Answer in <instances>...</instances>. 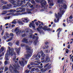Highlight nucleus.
<instances>
[{
    "instance_id": "nucleus-1",
    "label": "nucleus",
    "mask_w": 73,
    "mask_h": 73,
    "mask_svg": "<svg viewBox=\"0 0 73 73\" xmlns=\"http://www.w3.org/2000/svg\"><path fill=\"white\" fill-rule=\"evenodd\" d=\"M64 2V0H58L57 2L58 4H60V5H59L60 8L59 10H60V12L58 13V15L56 13L55 14V17L57 19H54V21L55 23H58L59 21V19L60 17L62 16V15L63 14L64 12V10H62V9H66V5L65 4H62L63 2Z\"/></svg>"
},
{
    "instance_id": "nucleus-2",
    "label": "nucleus",
    "mask_w": 73,
    "mask_h": 73,
    "mask_svg": "<svg viewBox=\"0 0 73 73\" xmlns=\"http://www.w3.org/2000/svg\"><path fill=\"white\" fill-rule=\"evenodd\" d=\"M8 48L9 50H7V52L5 55V58L6 60H9V59H8L9 55H11V56L13 55L14 57L13 58V60L14 62H17V61H16L15 55L16 54V52H14V49L13 48H11L10 47H8ZM13 52L14 55H13Z\"/></svg>"
},
{
    "instance_id": "nucleus-3",
    "label": "nucleus",
    "mask_w": 73,
    "mask_h": 73,
    "mask_svg": "<svg viewBox=\"0 0 73 73\" xmlns=\"http://www.w3.org/2000/svg\"><path fill=\"white\" fill-rule=\"evenodd\" d=\"M14 68L12 67V66L10 65L9 67V70L12 73H19V72L17 70V69H19L20 68V66L17 64L16 65H13Z\"/></svg>"
},
{
    "instance_id": "nucleus-4",
    "label": "nucleus",
    "mask_w": 73,
    "mask_h": 73,
    "mask_svg": "<svg viewBox=\"0 0 73 73\" xmlns=\"http://www.w3.org/2000/svg\"><path fill=\"white\" fill-rule=\"evenodd\" d=\"M26 50H27V54L25 55V57L27 59H28L29 57L31 56V54L32 53L33 50H31L29 46L28 45L25 46Z\"/></svg>"
},
{
    "instance_id": "nucleus-5",
    "label": "nucleus",
    "mask_w": 73,
    "mask_h": 73,
    "mask_svg": "<svg viewBox=\"0 0 73 73\" xmlns=\"http://www.w3.org/2000/svg\"><path fill=\"white\" fill-rule=\"evenodd\" d=\"M9 1H10L11 3L12 4L14 5H21L23 4V3H24L25 4V0H24L23 1H18L17 3L16 2L14 1V0H9Z\"/></svg>"
},
{
    "instance_id": "nucleus-6",
    "label": "nucleus",
    "mask_w": 73,
    "mask_h": 73,
    "mask_svg": "<svg viewBox=\"0 0 73 73\" xmlns=\"http://www.w3.org/2000/svg\"><path fill=\"white\" fill-rule=\"evenodd\" d=\"M35 1L36 3H38L39 2H41V5L43 7L44 5H46V2L45 0H42L41 1H40V0H35Z\"/></svg>"
},
{
    "instance_id": "nucleus-7",
    "label": "nucleus",
    "mask_w": 73,
    "mask_h": 73,
    "mask_svg": "<svg viewBox=\"0 0 73 73\" xmlns=\"http://www.w3.org/2000/svg\"><path fill=\"white\" fill-rule=\"evenodd\" d=\"M50 61V58H49V56L48 55V54H47L46 56V57L45 60H42L41 62L42 63L44 62V63L46 64L48 63V62H49Z\"/></svg>"
},
{
    "instance_id": "nucleus-8",
    "label": "nucleus",
    "mask_w": 73,
    "mask_h": 73,
    "mask_svg": "<svg viewBox=\"0 0 73 73\" xmlns=\"http://www.w3.org/2000/svg\"><path fill=\"white\" fill-rule=\"evenodd\" d=\"M24 61L25 63L27 64V61H26V59L24 58H23L21 61H19V62L20 64H21L22 66H24Z\"/></svg>"
},
{
    "instance_id": "nucleus-9",
    "label": "nucleus",
    "mask_w": 73,
    "mask_h": 73,
    "mask_svg": "<svg viewBox=\"0 0 73 73\" xmlns=\"http://www.w3.org/2000/svg\"><path fill=\"white\" fill-rule=\"evenodd\" d=\"M40 53L41 54V56H42L41 60H44V59L45 58V54H44V52H43L42 50L40 51Z\"/></svg>"
},
{
    "instance_id": "nucleus-10",
    "label": "nucleus",
    "mask_w": 73,
    "mask_h": 73,
    "mask_svg": "<svg viewBox=\"0 0 73 73\" xmlns=\"http://www.w3.org/2000/svg\"><path fill=\"white\" fill-rule=\"evenodd\" d=\"M15 50L16 51V52L18 54H19V52H20V49H21V48L20 47H19V48H17V47L15 48Z\"/></svg>"
},
{
    "instance_id": "nucleus-11",
    "label": "nucleus",
    "mask_w": 73,
    "mask_h": 73,
    "mask_svg": "<svg viewBox=\"0 0 73 73\" xmlns=\"http://www.w3.org/2000/svg\"><path fill=\"white\" fill-rule=\"evenodd\" d=\"M21 20H22L23 22H25V21H24V20H25V21H26V23L28 22V21H29V20L28 18H23Z\"/></svg>"
},
{
    "instance_id": "nucleus-12",
    "label": "nucleus",
    "mask_w": 73,
    "mask_h": 73,
    "mask_svg": "<svg viewBox=\"0 0 73 73\" xmlns=\"http://www.w3.org/2000/svg\"><path fill=\"white\" fill-rule=\"evenodd\" d=\"M22 42H23L26 43V44H28L29 43V42L28 41V40L26 38H23L22 40Z\"/></svg>"
},
{
    "instance_id": "nucleus-13",
    "label": "nucleus",
    "mask_w": 73,
    "mask_h": 73,
    "mask_svg": "<svg viewBox=\"0 0 73 73\" xmlns=\"http://www.w3.org/2000/svg\"><path fill=\"white\" fill-rule=\"evenodd\" d=\"M15 32L16 33H18L19 32H20V29H19V28L17 27L15 29Z\"/></svg>"
},
{
    "instance_id": "nucleus-14",
    "label": "nucleus",
    "mask_w": 73,
    "mask_h": 73,
    "mask_svg": "<svg viewBox=\"0 0 73 73\" xmlns=\"http://www.w3.org/2000/svg\"><path fill=\"white\" fill-rule=\"evenodd\" d=\"M31 26L33 28H35V25L34 24H32V23H30V24L29 25V27L31 28Z\"/></svg>"
},
{
    "instance_id": "nucleus-15",
    "label": "nucleus",
    "mask_w": 73,
    "mask_h": 73,
    "mask_svg": "<svg viewBox=\"0 0 73 73\" xmlns=\"http://www.w3.org/2000/svg\"><path fill=\"white\" fill-rule=\"evenodd\" d=\"M9 38V36H6L5 35L2 38L3 40H6L7 38Z\"/></svg>"
},
{
    "instance_id": "nucleus-16",
    "label": "nucleus",
    "mask_w": 73,
    "mask_h": 73,
    "mask_svg": "<svg viewBox=\"0 0 73 73\" xmlns=\"http://www.w3.org/2000/svg\"><path fill=\"white\" fill-rule=\"evenodd\" d=\"M4 52H3L1 54H0V60H2V59H3V58L2 57L4 55Z\"/></svg>"
},
{
    "instance_id": "nucleus-17",
    "label": "nucleus",
    "mask_w": 73,
    "mask_h": 73,
    "mask_svg": "<svg viewBox=\"0 0 73 73\" xmlns=\"http://www.w3.org/2000/svg\"><path fill=\"white\" fill-rule=\"evenodd\" d=\"M20 9H22V11H20V10H18V11H17V12H21L22 11H25V9L24 8L23 9H21V8H20Z\"/></svg>"
},
{
    "instance_id": "nucleus-18",
    "label": "nucleus",
    "mask_w": 73,
    "mask_h": 73,
    "mask_svg": "<svg viewBox=\"0 0 73 73\" xmlns=\"http://www.w3.org/2000/svg\"><path fill=\"white\" fill-rule=\"evenodd\" d=\"M19 15H20L19 13H12V15L14 16H17Z\"/></svg>"
},
{
    "instance_id": "nucleus-19",
    "label": "nucleus",
    "mask_w": 73,
    "mask_h": 73,
    "mask_svg": "<svg viewBox=\"0 0 73 73\" xmlns=\"http://www.w3.org/2000/svg\"><path fill=\"white\" fill-rule=\"evenodd\" d=\"M11 23L13 24H16L17 23V19L14 20Z\"/></svg>"
},
{
    "instance_id": "nucleus-20",
    "label": "nucleus",
    "mask_w": 73,
    "mask_h": 73,
    "mask_svg": "<svg viewBox=\"0 0 73 73\" xmlns=\"http://www.w3.org/2000/svg\"><path fill=\"white\" fill-rule=\"evenodd\" d=\"M4 47L2 46L1 48V50H0V54L1 53V52H2L4 51Z\"/></svg>"
},
{
    "instance_id": "nucleus-21",
    "label": "nucleus",
    "mask_w": 73,
    "mask_h": 73,
    "mask_svg": "<svg viewBox=\"0 0 73 73\" xmlns=\"http://www.w3.org/2000/svg\"><path fill=\"white\" fill-rule=\"evenodd\" d=\"M47 28L48 27L46 26H44V27H42V29L44 30V31H46Z\"/></svg>"
},
{
    "instance_id": "nucleus-22",
    "label": "nucleus",
    "mask_w": 73,
    "mask_h": 73,
    "mask_svg": "<svg viewBox=\"0 0 73 73\" xmlns=\"http://www.w3.org/2000/svg\"><path fill=\"white\" fill-rule=\"evenodd\" d=\"M9 12H10L13 13L15 12H16V10L15 9H11L9 11Z\"/></svg>"
},
{
    "instance_id": "nucleus-23",
    "label": "nucleus",
    "mask_w": 73,
    "mask_h": 73,
    "mask_svg": "<svg viewBox=\"0 0 73 73\" xmlns=\"http://www.w3.org/2000/svg\"><path fill=\"white\" fill-rule=\"evenodd\" d=\"M73 16H72V15H71V16H70L69 19V21H72V19H73Z\"/></svg>"
},
{
    "instance_id": "nucleus-24",
    "label": "nucleus",
    "mask_w": 73,
    "mask_h": 73,
    "mask_svg": "<svg viewBox=\"0 0 73 73\" xmlns=\"http://www.w3.org/2000/svg\"><path fill=\"white\" fill-rule=\"evenodd\" d=\"M17 23H19V24H23V22L22 21H21V19H19Z\"/></svg>"
},
{
    "instance_id": "nucleus-25",
    "label": "nucleus",
    "mask_w": 73,
    "mask_h": 73,
    "mask_svg": "<svg viewBox=\"0 0 73 73\" xmlns=\"http://www.w3.org/2000/svg\"><path fill=\"white\" fill-rule=\"evenodd\" d=\"M12 38H13V37H11L10 38H9L7 40H6V42H9V41H10L11 40H12Z\"/></svg>"
},
{
    "instance_id": "nucleus-26",
    "label": "nucleus",
    "mask_w": 73,
    "mask_h": 73,
    "mask_svg": "<svg viewBox=\"0 0 73 73\" xmlns=\"http://www.w3.org/2000/svg\"><path fill=\"white\" fill-rule=\"evenodd\" d=\"M50 66H51V64H49L48 66V67L46 68L47 70H49L50 68Z\"/></svg>"
},
{
    "instance_id": "nucleus-27",
    "label": "nucleus",
    "mask_w": 73,
    "mask_h": 73,
    "mask_svg": "<svg viewBox=\"0 0 73 73\" xmlns=\"http://www.w3.org/2000/svg\"><path fill=\"white\" fill-rule=\"evenodd\" d=\"M15 44L16 45L19 46V41H17L15 42Z\"/></svg>"
},
{
    "instance_id": "nucleus-28",
    "label": "nucleus",
    "mask_w": 73,
    "mask_h": 73,
    "mask_svg": "<svg viewBox=\"0 0 73 73\" xmlns=\"http://www.w3.org/2000/svg\"><path fill=\"white\" fill-rule=\"evenodd\" d=\"M3 8L4 9H8V7L7 6H3Z\"/></svg>"
},
{
    "instance_id": "nucleus-29",
    "label": "nucleus",
    "mask_w": 73,
    "mask_h": 73,
    "mask_svg": "<svg viewBox=\"0 0 73 73\" xmlns=\"http://www.w3.org/2000/svg\"><path fill=\"white\" fill-rule=\"evenodd\" d=\"M7 11H3L1 13V14L2 15H5V13H7Z\"/></svg>"
},
{
    "instance_id": "nucleus-30",
    "label": "nucleus",
    "mask_w": 73,
    "mask_h": 73,
    "mask_svg": "<svg viewBox=\"0 0 73 73\" xmlns=\"http://www.w3.org/2000/svg\"><path fill=\"white\" fill-rule=\"evenodd\" d=\"M32 36H34V37H35V35H33L32 34H30L29 35V37L30 38H32Z\"/></svg>"
},
{
    "instance_id": "nucleus-31",
    "label": "nucleus",
    "mask_w": 73,
    "mask_h": 73,
    "mask_svg": "<svg viewBox=\"0 0 73 73\" xmlns=\"http://www.w3.org/2000/svg\"><path fill=\"white\" fill-rule=\"evenodd\" d=\"M46 68H45L44 69V68H42V69L41 70V71H42V72H45L46 71Z\"/></svg>"
},
{
    "instance_id": "nucleus-32",
    "label": "nucleus",
    "mask_w": 73,
    "mask_h": 73,
    "mask_svg": "<svg viewBox=\"0 0 73 73\" xmlns=\"http://www.w3.org/2000/svg\"><path fill=\"white\" fill-rule=\"evenodd\" d=\"M37 30L38 31V32H40V34L42 32V31H40V29H39V28H38L37 29Z\"/></svg>"
},
{
    "instance_id": "nucleus-33",
    "label": "nucleus",
    "mask_w": 73,
    "mask_h": 73,
    "mask_svg": "<svg viewBox=\"0 0 73 73\" xmlns=\"http://www.w3.org/2000/svg\"><path fill=\"white\" fill-rule=\"evenodd\" d=\"M50 50H45V52L46 53H50Z\"/></svg>"
},
{
    "instance_id": "nucleus-34",
    "label": "nucleus",
    "mask_w": 73,
    "mask_h": 73,
    "mask_svg": "<svg viewBox=\"0 0 73 73\" xmlns=\"http://www.w3.org/2000/svg\"><path fill=\"white\" fill-rule=\"evenodd\" d=\"M35 58H36L35 59V60H39V59L38 57H37V55H36L35 56Z\"/></svg>"
},
{
    "instance_id": "nucleus-35",
    "label": "nucleus",
    "mask_w": 73,
    "mask_h": 73,
    "mask_svg": "<svg viewBox=\"0 0 73 73\" xmlns=\"http://www.w3.org/2000/svg\"><path fill=\"white\" fill-rule=\"evenodd\" d=\"M21 47H24V46H25V44H24V43H22L21 44Z\"/></svg>"
},
{
    "instance_id": "nucleus-36",
    "label": "nucleus",
    "mask_w": 73,
    "mask_h": 73,
    "mask_svg": "<svg viewBox=\"0 0 73 73\" xmlns=\"http://www.w3.org/2000/svg\"><path fill=\"white\" fill-rule=\"evenodd\" d=\"M7 6V7H8V8L9 7H12V5H11V4H8Z\"/></svg>"
},
{
    "instance_id": "nucleus-37",
    "label": "nucleus",
    "mask_w": 73,
    "mask_h": 73,
    "mask_svg": "<svg viewBox=\"0 0 73 73\" xmlns=\"http://www.w3.org/2000/svg\"><path fill=\"white\" fill-rule=\"evenodd\" d=\"M8 44L9 46H12V43L10 42H9L8 43Z\"/></svg>"
},
{
    "instance_id": "nucleus-38",
    "label": "nucleus",
    "mask_w": 73,
    "mask_h": 73,
    "mask_svg": "<svg viewBox=\"0 0 73 73\" xmlns=\"http://www.w3.org/2000/svg\"><path fill=\"white\" fill-rule=\"evenodd\" d=\"M41 24H40L39 25V29H42V26H41Z\"/></svg>"
},
{
    "instance_id": "nucleus-39",
    "label": "nucleus",
    "mask_w": 73,
    "mask_h": 73,
    "mask_svg": "<svg viewBox=\"0 0 73 73\" xmlns=\"http://www.w3.org/2000/svg\"><path fill=\"white\" fill-rule=\"evenodd\" d=\"M10 17H10V16H9L8 17H5V19H9V18H10Z\"/></svg>"
},
{
    "instance_id": "nucleus-40",
    "label": "nucleus",
    "mask_w": 73,
    "mask_h": 73,
    "mask_svg": "<svg viewBox=\"0 0 73 73\" xmlns=\"http://www.w3.org/2000/svg\"><path fill=\"white\" fill-rule=\"evenodd\" d=\"M27 36V35L25 34H23L22 36V37H25V36Z\"/></svg>"
},
{
    "instance_id": "nucleus-41",
    "label": "nucleus",
    "mask_w": 73,
    "mask_h": 73,
    "mask_svg": "<svg viewBox=\"0 0 73 73\" xmlns=\"http://www.w3.org/2000/svg\"><path fill=\"white\" fill-rule=\"evenodd\" d=\"M31 3H32V4H35V1L33 0H32L31 1Z\"/></svg>"
},
{
    "instance_id": "nucleus-42",
    "label": "nucleus",
    "mask_w": 73,
    "mask_h": 73,
    "mask_svg": "<svg viewBox=\"0 0 73 73\" xmlns=\"http://www.w3.org/2000/svg\"><path fill=\"white\" fill-rule=\"evenodd\" d=\"M61 31V28H59V29H58L57 30L56 32H58H58H60V31Z\"/></svg>"
},
{
    "instance_id": "nucleus-43",
    "label": "nucleus",
    "mask_w": 73,
    "mask_h": 73,
    "mask_svg": "<svg viewBox=\"0 0 73 73\" xmlns=\"http://www.w3.org/2000/svg\"><path fill=\"white\" fill-rule=\"evenodd\" d=\"M49 4H49V5L50 6H53V3H49Z\"/></svg>"
},
{
    "instance_id": "nucleus-44",
    "label": "nucleus",
    "mask_w": 73,
    "mask_h": 73,
    "mask_svg": "<svg viewBox=\"0 0 73 73\" xmlns=\"http://www.w3.org/2000/svg\"><path fill=\"white\" fill-rule=\"evenodd\" d=\"M8 68L7 67H6L5 69V71H7V70H8Z\"/></svg>"
},
{
    "instance_id": "nucleus-45",
    "label": "nucleus",
    "mask_w": 73,
    "mask_h": 73,
    "mask_svg": "<svg viewBox=\"0 0 73 73\" xmlns=\"http://www.w3.org/2000/svg\"><path fill=\"white\" fill-rule=\"evenodd\" d=\"M46 31H51V29L50 28H48V27H47Z\"/></svg>"
},
{
    "instance_id": "nucleus-46",
    "label": "nucleus",
    "mask_w": 73,
    "mask_h": 73,
    "mask_svg": "<svg viewBox=\"0 0 73 73\" xmlns=\"http://www.w3.org/2000/svg\"><path fill=\"white\" fill-rule=\"evenodd\" d=\"M7 64H8V62H7V61H6L5 62V65H6Z\"/></svg>"
},
{
    "instance_id": "nucleus-47",
    "label": "nucleus",
    "mask_w": 73,
    "mask_h": 73,
    "mask_svg": "<svg viewBox=\"0 0 73 73\" xmlns=\"http://www.w3.org/2000/svg\"><path fill=\"white\" fill-rule=\"evenodd\" d=\"M37 40H35L34 41V43L35 44H36L37 43Z\"/></svg>"
},
{
    "instance_id": "nucleus-48",
    "label": "nucleus",
    "mask_w": 73,
    "mask_h": 73,
    "mask_svg": "<svg viewBox=\"0 0 73 73\" xmlns=\"http://www.w3.org/2000/svg\"><path fill=\"white\" fill-rule=\"evenodd\" d=\"M69 52V50L67 49H66V53H68V52Z\"/></svg>"
},
{
    "instance_id": "nucleus-49",
    "label": "nucleus",
    "mask_w": 73,
    "mask_h": 73,
    "mask_svg": "<svg viewBox=\"0 0 73 73\" xmlns=\"http://www.w3.org/2000/svg\"><path fill=\"white\" fill-rule=\"evenodd\" d=\"M12 32L13 33H15V29H13L12 30Z\"/></svg>"
},
{
    "instance_id": "nucleus-50",
    "label": "nucleus",
    "mask_w": 73,
    "mask_h": 73,
    "mask_svg": "<svg viewBox=\"0 0 73 73\" xmlns=\"http://www.w3.org/2000/svg\"><path fill=\"white\" fill-rule=\"evenodd\" d=\"M49 64H46L45 65L44 67L46 68V67H47V66H48V65H49Z\"/></svg>"
},
{
    "instance_id": "nucleus-51",
    "label": "nucleus",
    "mask_w": 73,
    "mask_h": 73,
    "mask_svg": "<svg viewBox=\"0 0 73 73\" xmlns=\"http://www.w3.org/2000/svg\"><path fill=\"white\" fill-rule=\"evenodd\" d=\"M10 36H13V33H10Z\"/></svg>"
},
{
    "instance_id": "nucleus-52",
    "label": "nucleus",
    "mask_w": 73,
    "mask_h": 73,
    "mask_svg": "<svg viewBox=\"0 0 73 73\" xmlns=\"http://www.w3.org/2000/svg\"><path fill=\"white\" fill-rule=\"evenodd\" d=\"M27 4H29V5L30 6L31 5V4H29V2H28L27 3Z\"/></svg>"
},
{
    "instance_id": "nucleus-53",
    "label": "nucleus",
    "mask_w": 73,
    "mask_h": 73,
    "mask_svg": "<svg viewBox=\"0 0 73 73\" xmlns=\"http://www.w3.org/2000/svg\"><path fill=\"white\" fill-rule=\"evenodd\" d=\"M35 24L37 26L38 25V22H35Z\"/></svg>"
},
{
    "instance_id": "nucleus-54",
    "label": "nucleus",
    "mask_w": 73,
    "mask_h": 73,
    "mask_svg": "<svg viewBox=\"0 0 73 73\" xmlns=\"http://www.w3.org/2000/svg\"><path fill=\"white\" fill-rule=\"evenodd\" d=\"M26 32L27 33V32H28V28H27L26 29Z\"/></svg>"
},
{
    "instance_id": "nucleus-55",
    "label": "nucleus",
    "mask_w": 73,
    "mask_h": 73,
    "mask_svg": "<svg viewBox=\"0 0 73 73\" xmlns=\"http://www.w3.org/2000/svg\"><path fill=\"white\" fill-rule=\"evenodd\" d=\"M35 70H36V71L37 72H38V68H36L35 69Z\"/></svg>"
},
{
    "instance_id": "nucleus-56",
    "label": "nucleus",
    "mask_w": 73,
    "mask_h": 73,
    "mask_svg": "<svg viewBox=\"0 0 73 73\" xmlns=\"http://www.w3.org/2000/svg\"><path fill=\"white\" fill-rule=\"evenodd\" d=\"M26 73H29V71L28 70H26Z\"/></svg>"
},
{
    "instance_id": "nucleus-57",
    "label": "nucleus",
    "mask_w": 73,
    "mask_h": 73,
    "mask_svg": "<svg viewBox=\"0 0 73 73\" xmlns=\"http://www.w3.org/2000/svg\"><path fill=\"white\" fill-rule=\"evenodd\" d=\"M4 33V30H3L2 32L1 33V35L2 36H3V34Z\"/></svg>"
},
{
    "instance_id": "nucleus-58",
    "label": "nucleus",
    "mask_w": 73,
    "mask_h": 73,
    "mask_svg": "<svg viewBox=\"0 0 73 73\" xmlns=\"http://www.w3.org/2000/svg\"><path fill=\"white\" fill-rule=\"evenodd\" d=\"M29 42H30V43H31L33 42V41H32L31 40H29Z\"/></svg>"
},
{
    "instance_id": "nucleus-59",
    "label": "nucleus",
    "mask_w": 73,
    "mask_h": 73,
    "mask_svg": "<svg viewBox=\"0 0 73 73\" xmlns=\"http://www.w3.org/2000/svg\"><path fill=\"white\" fill-rule=\"evenodd\" d=\"M35 68H33L31 70L32 71H34L35 70Z\"/></svg>"
},
{
    "instance_id": "nucleus-60",
    "label": "nucleus",
    "mask_w": 73,
    "mask_h": 73,
    "mask_svg": "<svg viewBox=\"0 0 73 73\" xmlns=\"http://www.w3.org/2000/svg\"><path fill=\"white\" fill-rule=\"evenodd\" d=\"M45 46L46 49H48L49 48V46Z\"/></svg>"
},
{
    "instance_id": "nucleus-61",
    "label": "nucleus",
    "mask_w": 73,
    "mask_h": 73,
    "mask_svg": "<svg viewBox=\"0 0 73 73\" xmlns=\"http://www.w3.org/2000/svg\"><path fill=\"white\" fill-rule=\"evenodd\" d=\"M11 27H15V25H12Z\"/></svg>"
},
{
    "instance_id": "nucleus-62",
    "label": "nucleus",
    "mask_w": 73,
    "mask_h": 73,
    "mask_svg": "<svg viewBox=\"0 0 73 73\" xmlns=\"http://www.w3.org/2000/svg\"><path fill=\"white\" fill-rule=\"evenodd\" d=\"M6 36H8L9 35V34L7 33H6L5 34Z\"/></svg>"
},
{
    "instance_id": "nucleus-63",
    "label": "nucleus",
    "mask_w": 73,
    "mask_h": 73,
    "mask_svg": "<svg viewBox=\"0 0 73 73\" xmlns=\"http://www.w3.org/2000/svg\"><path fill=\"white\" fill-rule=\"evenodd\" d=\"M29 9H26V11H27V12H29Z\"/></svg>"
},
{
    "instance_id": "nucleus-64",
    "label": "nucleus",
    "mask_w": 73,
    "mask_h": 73,
    "mask_svg": "<svg viewBox=\"0 0 73 73\" xmlns=\"http://www.w3.org/2000/svg\"><path fill=\"white\" fill-rule=\"evenodd\" d=\"M1 68L2 70H4V67H2Z\"/></svg>"
}]
</instances>
